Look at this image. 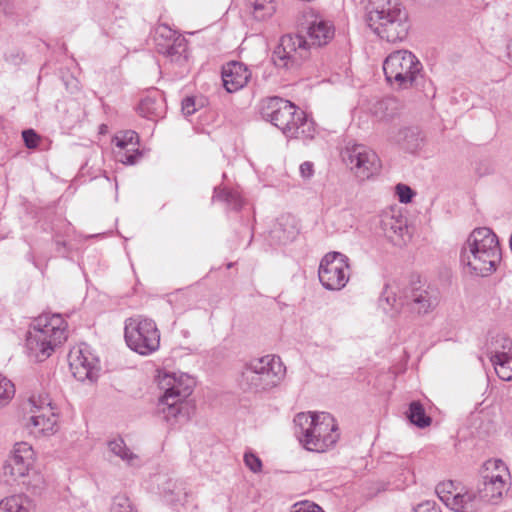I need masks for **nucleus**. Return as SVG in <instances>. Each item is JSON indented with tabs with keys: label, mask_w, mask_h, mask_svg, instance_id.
<instances>
[{
	"label": "nucleus",
	"mask_w": 512,
	"mask_h": 512,
	"mask_svg": "<svg viewBox=\"0 0 512 512\" xmlns=\"http://www.w3.org/2000/svg\"><path fill=\"white\" fill-rule=\"evenodd\" d=\"M334 32L332 23L315 17L308 22L305 35L282 36L272 52L271 61L280 71L294 72L309 57V50L328 44L334 37Z\"/></svg>",
	"instance_id": "1"
},
{
	"label": "nucleus",
	"mask_w": 512,
	"mask_h": 512,
	"mask_svg": "<svg viewBox=\"0 0 512 512\" xmlns=\"http://www.w3.org/2000/svg\"><path fill=\"white\" fill-rule=\"evenodd\" d=\"M365 12L367 25L379 38L396 43L407 37L408 12L400 0H366Z\"/></svg>",
	"instance_id": "2"
},
{
	"label": "nucleus",
	"mask_w": 512,
	"mask_h": 512,
	"mask_svg": "<svg viewBox=\"0 0 512 512\" xmlns=\"http://www.w3.org/2000/svg\"><path fill=\"white\" fill-rule=\"evenodd\" d=\"M460 260L470 273L488 276L501 260L496 234L487 227L473 230L461 249Z\"/></svg>",
	"instance_id": "3"
},
{
	"label": "nucleus",
	"mask_w": 512,
	"mask_h": 512,
	"mask_svg": "<svg viewBox=\"0 0 512 512\" xmlns=\"http://www.w3.org/2000/svg\"><path fill=\"white\" fill-rule=\"evenodd\" d=\"M261 115L289 138H314L316 129L313 120L289 100L277 96L267 98L262 102Z\"/></svg>",
	"instance_id": "4"
},
{
	"label": "nucleus",
	"mask_w": 512,
	"mask_h": 512,
	"mask_svg": "<svg viewBox=\"0 0 512 512\" xmlns=\"http://www.w3.org/2000/svg\"><path fill=\"white\" fill-rule=\"evenodd\" d=\"M295 435L305 449L325 452L333 447L338 439V425L335 418L326 412L298 413L294 418Z\"/></svg>",
	"instance_id": "5"
},
{
	"label": "nucleus",
	"mask_w": 512,
	"mask_h": 512,
	"mask_svg": "<svg viewBox=\"0 0 512 512\" xmlns=\"http://www.w3.org/2000/svg\"><path fill=\"white\" fill-rule=\"evenodd\" d=\"M67 324L59 314L41 315L35 319L26 337V347L36 361H44L67 339Z\"/></svg>",
	"instance_id": "6"
},
{
	"label": "nucleus",
	"mask_w": 512,
	"mask_h": 512,
	"mask_svg": "<svg viewBox=\"0 0 512 512\" xmlns=\"http://www.w3.org/2000/svg\"><path fill=\"white\" fill-rule=\"evenodd\" d=\"M285 373L286 368L280 357L265 355L244 364L239 385L244 392L255 394L268 392L280 384Z\"/></svg>",
	"instance_id": "7"
},
{
	"label": "nucleus",
	"mask_w": 512,
	"mask_h": 512,
	"mask_svg": "<svg viewBox=\"0 0 512 512\" xmlns=\"http://www.w3.org/2000/svg\"><path fill=\"white\" fill-rule=\"evenodd\" d=\"M159 386L164 394L159 398L158 411L166 421L188 419L190 406L186 399L192 394L194 381L187 375L176 377L175 374H165L159 380Z\"/></svg>",
	"instance_id": "8"
},
{
	"label": "nucleus",
	"mask_w": 512,
	"mask_h": 512,
	"mask_svg": "<svg viewBox=\"0 0 512 512\" xmlns=\"http://www.w3.org/2000/svg\"><path fill=\"white\" fill-rule=\"evenodd\" d=\"M381 302L385 301L396 312L407 309L417 315H425L433 311L439 303V293L431 286L411 284L404 288L400 295L390 290L389 286L383 292Z\"/></svg>",
	"instance_id": "9"
},
{
	"label": "nucleus",
	"mask_w": 512,
	"mask_h": 512,
	"mask_svg": "<svg viewBox=\"0 0 512 512\" xmlns=\"http://www.w3.org/2000/svg\"><path fill=\"white\" fill-rule=\"evenodd\" d=\"M423 66L419 59L408 50H396L383 62L386 81L398 89H408L422 77Z\"/></svg>",
	"instance_id": "10"
},
{
	"label": "nucleus",
	"mask_w": 512,
	"mask_h": 512,
	"mask_svg": "<svg viewBox=\"0 0 512 512\" xmlns=\"http://www.w3.org/2000/svg\"><path fill=\"white\" fill-rule=\"evenodd\" d=\"M508 479L509 471L502 460L486 461L476 491L480 502L497 504L508 491Z\"/></svg>",
	"instance_id": "11"
},
{
	"label": "nucleus",
	"mask_w": 512,
	"mask_h": 512,
	"mask_svg": "<svg viewBox=\"0 0 512 512\" xmlns=\"http://www.w3.org/2000/svg\"><path fill=\"white\" fill-rule=\"evenodd\" d=\"M124 337L128 347L141 355H150L160 346V332L151 319H128Z\"/></svg>",
	"instance_id": "12"
},
{
	"label": "nucleus",
	"mask_w": 512,
	"mask_h": 512,
	"mask_svg": "<svg viewBox=\"0 0 512 512\" xmlns=\"http://www.w3.org/2000/svg\"><path fill=\"white\" fill-rule=\"evenodd\" d=\"M318 277L326 290L343 289L350 278L349 258L340 252H329L320 261Z\"/></svg>",
	"instance_id": "13"
},
{
	"label": "nucleus",
	"mask_w": 512,
	"mask_h": 512,
	"mask_svg": "<svg viewBox=\"0 0 512 512\" xmlns=\"http://www.w3.org/2000/svg\"><path fill=\"white\" fill-rule=\"evenodd\" d=\"M343 162L360 180L377 174L381 168L378 155L363 144H348L341 152Z\"/></svg>",
	"instance_id": "14"
},
{
	"label": "nucleus",
	"mask_w": 512,
	"mask_h": 512,
	"mask_svg": "<svg viewBox=\"0 0 512 512\" xmlns=\"http://www.w3.org/2000/svg\"><path fill=\"white\" fill-rule=\"evenodd\" d=\"M155 50L171 63L183 65L187 61V40L166 24H159L153 34Z\"/></svg>",
	"instance_id": "15"
},
{
	"label": "nucleus",
	"mask_w": 512,
	"mask_h": 512,
	"mask_svg": "<svg viewBox=\"0 0 512 512\" xmlns=\"http://www.w3.org/2000/svg\"><path fill=\"white\" fill-rule=\"evenodd\" d=\"M70 370L79 381H93L100 370L99 359L87 344H81L70 350L68 354Z\"/></svg>",
	"instance_id": "16"
},
{
	"label": "nucleus",
	"mask_w": 512,
	"mask_h": 512,
	"mask_svg": "<svg viewBox=\"0 0 512 512\" xmlns=\"http://www.w3.org/2000/svg\"><path fill=\"white\" fill-rule=\"evenodd\" d=\"M30 423L41 433H53L58 421L56 408L48 395H38L29 398Z\"/></svg>",
	"instance_id": "17"
},
{
	"label": "nucleus",
	"mask_w": 512,
	"mask_h": 512,
	"mask_svg": "<svg viewBox=\"0 0 512 512\" xmlns=\"http://www.w3.org/2000/svg\"><path fill=\"white\" fill-rule=\"evenodd\" d=\"M33 464L32 447L26 443H17L14 446L13 454L3 466V474L13 480L28 476Z\"/></svg>",
	"instance_id": "18"
},
{
	"label": "nucleus",
	"mask_w": 512,
	"mask_h": 512,
	"mask_svg": "<svg viewBox=\"0 0 512 512\" xmlns=\"http://www.w3.org/2000/svg\"><path fill=\"white\" fill-rule=\"evenodd\" d=\"M223 86L228 93H234L244 88L251 78V71L242 62L230 61L221 70Z\"/></svg>",
	"instance_id": "19"
},
{
	"label": "nucleus",
	"mask_w": 512,
	"mask_h": 512,
	"mask_svg": "<svg viewBox=\"0 0 512 512\" xmlns=\"http://www.w3.org/2000/svg\"><path fill=\"white\" fill-rule=\"evenodd\" d=\"M380 229L389 241L400 245L408 233L407 220L401 214L385 212L380 218Z\"/></svg>",
	"instance_id": "20"
},
{
	"label": "nucleus",
	"mask_w": 512,
	"mask_h": 512,
	"mask_svg": "<svg viewBox=\"0 0 512 512\" xmlns=\"http://www.w3.org/2000/svg\"><path fill=\"white\" fill-rule=\"evenodd\" d=\"M138 112L142 117L152 121L163 118L166 113V103L163 94L157 89L149 91L140 100Z\"/></svg>",
	"instance_id": "21"
},
{
	"label": "nucleus",
	"mask_w": 512,
	"mask_h": 512,
	"mask_svg": "<svg viewBox=\"0 0 512 512\" xmlns=\"http://www.w3.org/2000/svg\"><path fill=\"white\" fill-rule=\"evenodd\" d=\"M138 134L132 130H126L119 132L114 137V142L117 147L120 149H126L127 152L119 153V161L123 164H135L137 159L141 156V154L136 149L138 145Z\"/></svg>",
	"instance_id": "22"
},
{
	"label": "nucleus",
	"mask_w": 512,
	"mask_h": 512,
	"mask_svg": "<svg viewBox=\"0 0 512 512\" xmlns=\"http://www.w3.org/2000/svg\"><path fill=\"white\" fill-rule=\"evenodd\" d=\"M299 233L296 220L293 216L282 215L271 230V237L279 244L293 241Z\"/></svg>",
	"instance_id": "23"
},
{
	"label": "nucleus",
	"mask_w": 512,
	"mask_h": 512,
	"mask_svg": "<svg viewBox=\"0 0 512 512\" xmlns=\"http://www.w3.org/2000/svg\"><path fill=\"white\" fill-rule=\"evenodd\" d=\"M480 503L476 492L464 488L458 490L454 497L446 498V506L455 512H474Z\"/></svg>",
	"instance_id": "24"
},
{
	"label": "nucleus",
	"mask_w": 512,
	"mask_h": 512,
	"mask_svg": "<svg viewBox=\"0 0 512 512\" xmlns=\"http://www.w3.org/2000/svg\"><path fill=\"white\" fill-rule=\"evenodd\" d=\"M484 351L489 360L511 355L512 341L504 334L491 335L484 345Z\"/></svg>",
	"instance_id": "25"
},
{
	"label": "nucleus",
	"mask_w": 512,
	"mask_h": 512,
	"mask_svg": "<svg viewBox=\"0 0 512 512\" xmlns=\"http://www.w3.org/2000/svg\"><path fill=\"white\" fill-rule=\"evenodd\" d=\"M393 139L409 152H415L422 143V137L417 127L400 129Z\"/></svg>",
	"instance_id": "26"
},
{
	"label": "nucleus",
	"mask_w": 512,
	"mask_h": 512,
	"mask_svg": "<svg viewBox=\"0 0 512 512\" xmlns=\"http://www.w3.org/2000/svg\"><path fill=\"white\" fill-rule=\"evenodd\" d=\"M0 512H34V505L23 494L12 495L0 501Z\"/></svg>",
	"instance_id": "27"
},
{
	"label": "nucleus",
	"mask_w": 512,
	"mask_h": 512,
	"mask_svg": "<svg viewBox=\"0 0 512 512\" xmlns=\"http://www.w3.org/2000/svg\"><path fill=\"white\" fill-rule=\"evenodd\" d=\"M370 111L378 121L388 122L397 114V101L393 98L378 100L371 106Z\"/></svg>",
	"instance_id": "28"
},
{
	"label": "nucleus",
	"mask_w": 512,
	"mask_h": 512,
	"mask_svg": "<svg viewBox=\"0 0 512 512\" xmlns=\"http://www.w3.org/2000/svg\"><path fill=\"white\" fill-rule=\"evenodd\" d=\"M109 451L119 457L122 461H124L129 466H139L140 459L138 455L133 453L125 444L122 438H115L108 442Z\"/></svg>",
	"instance_id": "29"
},
{
	"label": "nucleus",
	"mask_w": 512,
	"mask_h": 512,
	"mask_svg": "<svg viewBox=\"0 0 512 512\" xmlns=\"http://www.w3.org/2000/svg\"><path fill=\"white\" fill-rule=\"evenodd\" d=\"M247 5L253 17L259 21L270 18L276 11L274 0H247Z\"/></svg>",
	"instance_id": "30"
},
{
	"label": "nucleus",
	"mask_w": 512,
	"mask_h": 512,
	"mask_svg": "<svg viewBox=\"0 0 512 512\" xmlns=\"http://www.w3.org/2000/svg\"><path fill=\"white\" fill-rule=\"evenodd\" d=\"M407 418L418 428L428 427L432 419L425 412L423 405L419 401H412L407 411Z\"/></svg>",
	"instance_id": "31"
},
{
	"label": "nucleus",
	"mask_w": 512,
	"mask_h": 512,
	"mask_svg": "<svg viewBox=\"0 0 512 512\" xmlns=\"http://www.w3.org/2000/svg\"><path fill=\"white\" fill-rule=\"evenodd\" d=\"M213 200L223 201L233 210H240L243 205L240 194L226 188H215Z\"/></svg>",
	"instance_id": "32"
},
{
	"label": "nucleus",
	"mask_w": 512,
	"mask_h": 512,
	"mask_svg": "<svg viewBox=\"0 0 512 512\" xmlns=\"http://www.w3.org/2000/svg\"><path fill=\"white\" fill-rule=\"evenodd\" d=\"M497 376L503 381H512V355L490 360Z\"/></svg>",
	"instance_id": "33"
},
{
	"label": "nucleus",
	"mask_w": 512,
	"mask_h": 512,
	"mask_svg": "<svg viewBox=\"0 0 512 512\" xmlns=\"http://www.w3.org/2000/svg\"><path fill=\"white\" fill-rule=\"evenodd\" d=\"M187 496L188 493L186 490L182 488L181 485H177V483L172 485L169 483L168 488L164 493L165 501L172 506L184 505Z\"/></svg>",
	"instance_id": "34"
},
{
	"label": "nucleus",
	"mask_w": 512,
	"mask_h": 512,
	"mask_svg": "<svg viewBox=\"0 0 512 512\" xmlns=\"http://www.w3.org/2000/svg\"><path fill=\"white\" fill-rule=\"evenodd\" d=\"M15 394L14 384L0 375V408L7 405Z\"/></svg>",
	"instance_id": "35"
},
{
	"label": "nucleus",
	"mask_w": 512,
	"mask_h": 512,
	"mask_svg": "<svg viewBox=\"0 0 512 512\" xmlns=\"http://www.w3.org/2000/svg\"><path fill=\"white\" fill-rule=\"evenodd\" d=\"M110 512H136V509L126 495H116L113 498Z\"/></svg>",
	"instance_id": "36"
},
{
	"label": "nucleus",
	"mask_w": 512,
	"mask_h": 512,
	"mask_svg": "<svg viewBox=\"0 0 512 512\" xmlns=\"http://www.w3.org/2000/svg\"><path fill=\"white\" fill-rule=\"evenodd\" d=\"M458 492V487L453 481L443 482L437 485L436 493L440 500L446 505V498L454 497Z\"/></svg>",
	"instance_id": "37"
},
{
	"label": "nucleus",
	"mask_w": 512,
	"mask_h": 512,
	"mask_svg": "<svg viewBox=\"0 0 512 512\" xmlns=\"http://www.w3.org/2000/svg\"><path fill=\"white\" fill-rule=\"evenodd\" d=\"M245 466L253 473H259L262 471L261 459L252 451H246L244 454Z\"/></svg>",
	"instance_id": "38"
},
{
	"label": "nucleus",
	"mask_w": 512,
	"mask_h": 512,
	"mask_svg": "<svg viewBox=\"0 0 512 512\" xmlns=\"http://www.w3.org/2000/svg\"><path fill=\"white\" fill-rule=\"evenodd\" d=\"M22 138H23L25 146L28 149L37 148L39 141L41 140V137L33 129L24 130L22 132Z\"/></svg>",
	"instance_id": "39"
},
{
	"label": "nucleus",
	"mask_w": 512,
	"mask_h": 512,
	"mask_svg": "<svg viewBox=\"0 0 512 512\" xmlns=\"http://www.w3.org/2000/svg\"><path fill=\"white\" fill-rule=\"evenodd\" d=\"M396 193L399 201L405 204L411 202L415 195L414 191L408 185L402 183L396 185Z\"/></svg>",
	"instance_id": "40"
},
{
	"label": "nucleus",
	"mask_w": 512,
	"mask_h": 512,
	"mask_svg": "<svg viewBox=\"0 0 512 512\" xmlns=\"http://www.w3.org/2000/svg\"><path fill=\"white\" fill-rule=\"evenodd\" d=\"M291 512H324V510L314 502L304 501L296 503Z\"/></svg>",
	"instance_id": "41"
},
{
	"label": "nucleus",
	"mask_w": 512,
	"mask_h": 512,
	"mask_svg": "<svg viewBox=\"0 0 512 512\" xmlns=\"http://www.w3.org/2000/svg\"><path fill=\"white\" fill-rule=\"evenodd\" d=\"M182 112L185 116H190L196 112V104L194 97H186L182 101Z\"/></svg>",
	"instance_id": "42"
},
{
	"label": "nucleus",
	"mask_w": 512,
	"mask_h": 512,
	"mask_svg": "<svg viewBox=\"0 0 512 512\" xmlns=\"http://www.w3.org/2000/svg\"><path fill=\"white\" fill-rule=\"evenodd\" d=\"M415 512H441V509L436 504V502L428 500L423 503H420L416 507Z\"/></svg>",
	"instance_id": "43"
},
{
	"label": "nucleus",
	"mask_w": 512,
	"mask_h": 512,
	"mask_svg": "<svg viewBox=\"0 0 512 512\" xmlns=\"http://www.w3.org/2000/svg\"><path fill=\"white\" fill-rule=\"evenodd\" d=\"M300 174L303 178L309 179L314 174V165L312 162L306 161L300 165Z\"/></svg>",
	"instance_id": "44"
},
{
	"label": "nucleus",
	"mask_w": 512,
	"mask_h": 512,
	"mask_svg": "<svg viewBox=\"0 0 512 512\" xmlns=\"http://www.w3.org/2000/svg\"><path fill=\"white\" fill-rule=\"evenodd\" d=\"M55 244H56L57 252L60 253L61 255L65 256L67 253L66 242L64 240L56 239Z\"/></svg>",
	"instance_id": "45"
},
{
	"label": "nucleus",
	"mask_w": 512,
	"mask_h": 512,
	"mask_svg": "<svg viewBox=\"0 0 512 512\" xmlns=\"http://www.w3.org/2000/svg\"><path fill=\"white\" fill-rule=\"evenodd\" d=\"M507 56L510 59V61L512 62V40L507 45Z\"/></svg>",
	"instance_id": "46"
}]
</instances>
